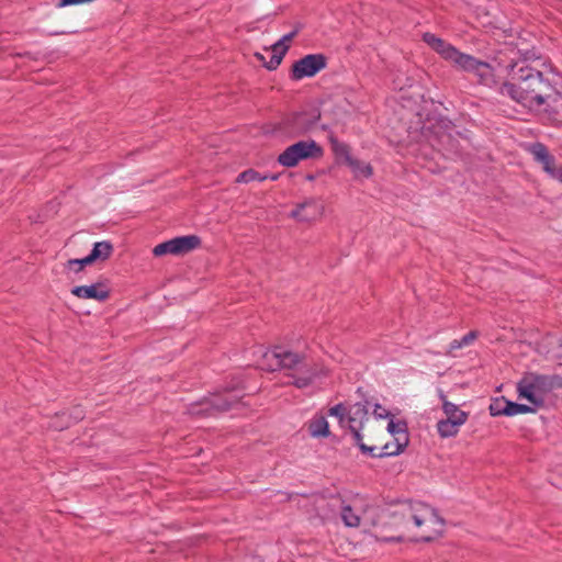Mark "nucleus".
<instances>
[{"mask_svg":"<svg viewBox=\"0 0 562 562\" xmlns=\"http://www.w3.org/2000/svg\"><path fill=\"white\" fill-rule=\"evenodd\" d=\"M546 60L533 50L519 52L504 66L508 80L501 83L498 71L494 66L499 93L509 97L527 108L541 106L549 103L551 111L562 121V95L554 89L544 75Z\"/></svg>","mask_w":562,"mask_h":562,"instance_id":"obj_1","label":"nucleus"},{"mask_svg":"<svg viewBox=\"0 0 562 562\" xmlns=\"http://www.w3.org/2000/svg\"><path fill=\"white\" fill-rule=\"evenodd\" d=\"M383 518L385 519L383 525L394 529V532L390 535H384L382 530L378 532L376 537L384 541H402L404 538L402 531L406 528L409 520H413L416 527H420L424 524L431 526L430 535L422 537V540L426 542L441 535L445 525V520L438 513L423 503L403 504L392 513L384 514Z\"/></svg>","mask_w":562,"mask_h":562,"instance_id":"obj_2","label":"nucleus"},{"mask_svg":"<svg viewBox=\"0 0 562 562\" xmlns=\"http://www.w3.org/2000/svg\"><path fill=\"white\" fill-rule=\"evenodd\" d=\"M423 41L443 59L451 63L453 67L472 74L476 78L477 83L485 87L497 86L498 81L496 80L495 69L492 64L460 52L453 45L432 33H424Z\"/></svg>","mask_w":562,"mask_h":562,"instance_id":"obj_3","label":"nucleus"},{"mask_svg":"<svg viewBox=\"0 0 562 562\" xmlns=\"http://www.w3.org/2000/svg\"><path fill=\"white\" fill-rule=\"evenodd\" d=\"M558 385L555 375L526 372L517 383V392L520 398L527 400L538 408L544 405L547 395Z\"/></svg>","mask_w":562,"mask_h":562,"instance_id":"obj_4","label":"nucleus"},{"mask_svg":"<svg viewBox=\"0 0 562 562\" xmlns=\"http://www.w3.org/2000/svg\"><path fill=\"white\" fill-rule=\"evenodd\" d=\"M324 155L323 147L313 139L300 140L286 147L278 157V162L286 168L295 167L300 161L319 159Z\"/></svg>","mask_w":562,"mask_h":562,"instance_id":"obj_5","label":"nucleus"},{"mask_svg":"<svg viewBox=\"0 0 562 562\" xmlns=\"http://www.w3.org/2000/svg\"><path fill=\"white\" fill-rule=\"evenodd\" d=\"M290 370L292 372L289 376L292 381L289 384L297 389L308 387L315 381L328 375V369L323 363L308 360L302 355H300V362Z\"/></svg>","mask_w":562,"mask_h":562,"instance_id":"obj_6","label":"nucleus"},{"mask_svg":"<svg viewBox=\"0 0 562 562\" xmlns=\"http://www.w3.org/2000/svg\"><path fill=\"white\" fill-rule=\"evenodd\" d=\"M239 397L231 394H215L211 397H204L202 401L192 403L188 407V413L198 417L215 416L218 413L229 411Z\"/></svg>","mask_w":562,"mask_h":562,"instance_id":"obj_7","label":"nucleus"},{"mask_svg":"<svg viewBox=\"0 0 562 562\" xmlns=\"http://www.w3.org/2000/svg\"><path fill=\"white\" fill-rule=\"evenodd\" d=\"M369 402H358L350 406L348 409V428L352 435L355 443L359 447L362 453L371 452L372 448L363 443V436L361 430L364 427V423L369 420L368 412Z\"/></svg>","mask_w":562,"mask_h":562,"instance_id":"obj_8","label":"nucleus"},{"mask_svg":"<svg viewBox=\"0 0 562 562\" xmlns=\"http://www.w3.org/2000/svg\"><path fill=\"white\" fill-rule=\"evenodd\" d=\"M321 115L312 112H301L289 115L281 123V132L289 137H297L310 132Z\"/></svg>","mask_w":562,"mask_h":562,"instance_id":"obj_9","label":"nucleus"},{"mask_svg":"<svg viewBox=\"0 0 562 562\" xmlns=\"http://www.w3.org/2000/svg\"><path fill=\"white\" fill-rule=\"evenodd\" d=\"M300 362V353L274 347L262 355L261 367L268 371L292 369Z\"/></svg>","mask_w":562,"mask_h":562,"instance_id":"obj_10","label":"nucleus"},{"mask_svg":"<svg viewBox=\"0 0 562 562\" xmlns=\"http://www.w3.org/2000/svg\"><path fill=\"white\" fill-rule=\"evenodd\" d=\"M327 66V58L323 54H308L296 60L291 68V79L301 80L305 77H313Z\"/></svg>","mask_w":562,"mask_h":562,"instance_id":"obj_11","label":"nucleus"},{"mask_svg":"<svg viewBox=\"0 0 562 562\" xmlns=\"http://www.w3.org/2000/svg\"><path fill=\"white\" fill-rule=\"evenodd\" d=\"M529 151L551 178L562 182V166L557 165L554 156L549 153L546 145L533 143L530 145Z\"/></svg>","mask_w":562,"mask_h":562,"instance_id":"obj_12","label":"nucleus"},{"mask_svg":"<svg viewBox=\"0 0 562 562\" xmlns=\"http://www.w3.org/2000/svg\"><path fill=\"white\" fill-rule=\"evenodd\" d=\"M71 293L79 299L104 302L110 296V289L105 282H97L90 285L75 286Z\"/></svg>","mask_w":562,"mask_h":562,"instance_id":"obj_13","label":"nucleus"},{"mask_svg":"<svg viewBox=\"0 0 562 562\" xmlns=\"http://www.w3.org/2000/svg\"><path fill=\"white\" fill-rule=\"evenodd\" d=\"M322 213L323 206L315 199H308L296 205L291 212V217L301 222H310L319 217Z\"/></svg>","mask_w":562,"mask_h":562,"instance_id":"obj_14","label":"nucleus"},{"mask_svg":"<svg viewBox=\"0 0 562 562\" xmlns=\"http://www.w3.org/2000/svg\"><path fill=\"white\" fill-rule=\"evenodd\" d=\"M408 443V436H402V438H394L393 441L386 442L382 447L376 446H368L372 448L371 452H367L366 454H370L374 458H383L400 454Z\"/></svg>","mask_w":562,"mask_h":562,"instance_id":"obj_15","label":"nucleus"},{"mask_svg":"<svg viewBox=\"0 0 562 562\" xmlns=\"http://www.w3.org/2000/svg\"><path fill=\"white\" fill-rule=\"evenodd\" d=\"M430 143L432 147L437 148L439 151H443L445 155L459 154V142L451 133L436 132Z\"/></svg>","mask_w":562,"mask_h":562,"instance_id":"obj_16","label":"nucleus"},{"mask_svg":"<svg viewBox=\"0 0 562 562\" xmlns=\"http://www.w3.org/2000/svg\"><path fill=\"white\" fill-rule=\"evenodd\" d=\"M67 413H68V420L64 422V423H57V420L60 417H64L66 415V412L56 413L49 423V427L55 430L61 431L85 418V411L80 405H76V406L71 407V409Z\"/></svg>","mask_w":562,"mask_h":562,"instance_id":"obj_17","label":"nucleus"},{"mask_svg":"<svg viewBox=\"0 0 562 562\" xmlns=\"http://www.w3.org/2000/svg\"><path fill=\"white\" fill-rule=\"evenodd\" d=\"M175 246V255H184L194 249H196L201 245V239L196 235H187L172 238Z\"/></svg>","mask_w":562,"mask_h":562,"instance_id":"obj_18","label":"nucleus"},{"mask_svg":"<svg viewBox=\"0 0 562 562\" xmlns=\"http://www.w3.org/2000/svg\"><path fill=\"white\" fill-rule=\"evenodd\" d=\"M331 149L338 159H344V162L349 167H358V159L353 158L350 154L348 144L339 142L335 137H330Z\"/></svg>","mask_w":562,"mask_h":562,"instance_id":"obj_19","label":"nucleus"},{"mask_svg":"<svg viewBox=\"0 0 562 562\" xmlns=\"http://www.w3.org/2000/svg\"><path fill=\"white\" fill-rule=\"evenodd\" d=\"M440 400L442 401V411L447 415V419L459 420L461 425L467 422L468 413L449 402L442 392H440Z\"/></svg>","mask_w":562,"mask_h":562,"instance_id":"obj_20","label":"nucleus"},{"mask_svg":"<svg viewBox=\"0 0 562 562\" xmlns=\"http://www.w3.org/2000/svg\"><path fill=\"white\" fill-rule=\"evenodd\" d=\"M113 252V246L110 241H98L94 244L88 260L95 262L98 260L105 261Z\"/></svg>","mask_w":562,"mask_h":562,"instance_id":"obj_21","label":"nucleus"},{"mask_svg":"<svg viewBox=\"0 0 562 562\" xmlns=\"http://www.w3.org/2000/svg\"><path fill=\"white\" fill-rule=\"evenodd\" d=\"M308 432L315 438L328 437L330 431L326 418L324 416L313 418L308 424Z\"/></svg>","mask_w":562,"mask_h":562,"instance_id":"obj_22","label":"nucleus"},{"mask_svg":"<svg viewBox=\"0 0 562 562\" xmlns=\"http://www.w3.org/2000/svg\"><path fill=\"white\" fill-rule=\"evenodd\" d=\"M289 46H283V48L274 49L273 45L271 48H265V52L269 55V59L265 61V67L269 70H274L281 64L285 53L288 52Z\"/></svg>","mask_w":562,"mask_h":562,"instance_id":"obj_23","label":"nucleus"},{"mask_svg":"<svg viewBox=\"0 0 562 562\" xmlns=\"http://www.w3.org/2000/svg\"><path fill=\"white\" fill-rule=\"evenodd\" d=\"M462 426L459 420L442 419L437 423L438 434L442 438L453 437L459 432V428Z\"/></svg>","mask_w":562,"mask_h":562,"instance_id":"obj_24","label":"nucleus"},{"mask_svg":"<svg viewBox=\"0 0 562 562\" xmlns=\"http://www.w3.org/2000/svg\"><path fill=\"white\" fill-rule=\"evenodd\" d=\"M278 178H279L278 175L261 176L259 172H257L254 169H247L238 175L236 182L248 183V182H252V181H263L267 179L277 180Z\"/></svg>","mask_w":562,"mask_h":562,"instance_id":"obj_25","label":"nucleus"},{"mask_svg":"<svg viewBox=\"0 0 562 562\" xmlns=\"http://www.w3.org/2000/svg\"><path fill=\"white\" fill-rule=\"evenodd\" d=\"M477 338V331L471 330L467 335H464L461 339H454L449 345L448 355H452V352L457 349L463 348L465 346L471 345Z\"/></svg>","mask_w":562,"mask_h":562,"instance_id":"obj_26","label":"nucleus"},{"mask_svg":"<svg viewBox=\"0 0 562 562\" xmlns=\"http://www.w3.org/2000/svg\"><path fill=\"white\" fill-rule=\"evenodd\" d=\"M341 519L347 527H358L360 525V517L353 513L349 505L342 506Z\"/></svg>","mask_w":562,"mask_h":562,"instance_id":"obj_27","label":"nucleus"},{"mask_svg":"<svg viewBox=\"0 0 562 562\" xmlns=\"http://www.w3.org/2000/svg\"><path fill=\"white\" fill-rule=\"evenodd\" d=\"M506 406H507V408H506L507 416H515L518 414H526V413H535L537 409L533 405L529 406L526 404H518V403L510 402V401H508V404H506Z\"/></svg>","mask_w":562,"mask_h":562,"instance_id":"obj_28","label":"nucleus"},{"mask_svg":"<svg viewBox=\"0 0 562 562\" xmlns=\"http://www.w3.org/2000/svg\"><path fill=\"white\" fill-rule=\"evenodd\" d=\"M506 404H508V400H506L505 397L494 400L490 404V407H488L491 415L492 416H502V415L507 416Z\"/></svg>","mask_w":562,"mask_h":562,"instance_id":"obj_29","label":"nucleus"},{"mask_svg":"<svg viewBox=\"0 0 562 562\" xmlns=\"http://www.w3.org/2000/svg\"><path fill=\"white\" fill-rule=\"evenodd\" d=\"M387 430L394 438H402V436H408L406 429V423L404 422H394L391 419L387 425Z\"/></svg>","mask_w":562,"mask_h":562,"instance_id":"obj_30","label":"nucleus"},{"mask_svg":"<svg viewBox=\"0 0 562 562\" xmlns=\"http://www.w3.org/2000/svg\"><path fill=\"white\" fill-rule=\"evenodd\" d=\"M153 254L160 257L167 254L175 255V246L172 239L158 244L154 247Z\"/></svg>","mask_w":562,"mask_h":562,"instance_id":"obj_31","label":"nucleus"},{"mask_svg":"<svg viewBox=\"0 0 562 562\" xmlns=\"http://www.w3.org/2000/svg\"><path fill=\"white\" fill-rule=\"evenodd\" d=\"M328 414L337 417L340 424L345 423L346 418L348 419V409L342 403L330 407Z\"/></svg>","mask_w":562,"mask_h":562,"instance_id":"obj_32","label":"nucleus"},{"mask_svg":"<svg viewBox=\"0 0 562 562\" xmlns=\"http://www.w3.org/2000/svg\"><path fill=\"white\" fill-rule=\"evenodd\" d=\"M93 263L88 260V256L82 259H69L66 263V267L76 272L81 271L86 266Z\"/></svg>","mask_w":562,"mask_h":562,"instance_id":"obj_33","label":"nucleus"},{"mask_svg":"<svg viewBox=\"0 0 562 562\" xmlns=\"http://www.w3.org/2000/svg\"><path fill=\"white\" fill-rule=\"evenodd\" d=\"M358 167H350L356 176H362L369 178L372 176L373 169L370 164L358 160Z\"/></svg>","mask_w":562,"mask_h":562,"instance_id":"obj_34","label":"nucleus"},{"mask_svg":"<svg viewBox=\"0 0 562 562\" xmlns=\"http://www.w3.org/2000/svg\"><path fill=\"white\" fill-rule=\"evenodd\" d=\"M297 30H294L293 32L285 34L282 38H280L277 43L273 44L274 49L283 48V46H288L286 43L291 42L295 35L297 34Z\"/></svg>","mask_w":562,"mask_h":562,"instance_id":"obj_35","label":"nucleus"},{"mask_svg":"<svg viewBox=\"0 0 562 562\" xmlns=\"http://www.w3.org/2000/svg\"><path fill=\"white\" fill-rule=\"evenodd\" d=\"M373 415L379 419H383V418H387L390 416V412L386 408H384L382 405L375 404L374 409H373Z\"/></svg>","mask_w":562,"mask_h":562,"instance_id":"obj_36","label":"nucleus"},{"mask_svg":"<svg viewBox=\"0 0 562 562\" xmlns=\"http://www.w3.org/2000/svg\"><path fill=\"white\" fill-rule=\"evenodd\" d=\"M555 342H558V347L557 350L554 351L553 357L562 362V337L555 339Z\"/></svg>","mask_w":562,"mask_h":562,"instance_id":"obj_37","label":"nucleus"},{"mask_svg":"<svg viewBox=\"0 0 562 562\" xmlns=\"http://www.w3.org/2000/svg\"><path fill=\"white\" fill-rule=\"evenodd\" d=\"M255 57L262 63V65L265 66V61H267L268 59L266 58V56L262 54V53H256L255 54Z\"/></svg>","mask_w":562,"mask_h":562,"instance_id":"obj_38","label":"nucleus"},{"mask_svg":"<svg viewBox=\"0 0 562 562\" xmlns=\"http://www.w3.org/2000/svg\"><path fill=\"white\" fill-rule=\"evenodd\" d=\"M68 420V413L66 412V415L64 417H60L57 423H64Z\"/></svg>","mask_w":562,"mask_h":562,"instance_id":"obj_39","label":"nucleus"}]
</instances>
